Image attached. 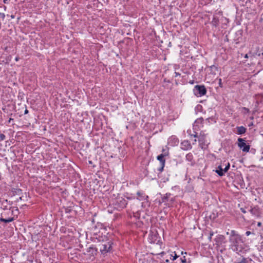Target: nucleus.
Instances as JSON below:
<instances>
[{"label":"nucleus","mask_w":263,"mask_h":263,"mask_svg":"<svg viewBox=\"0 0 263 263\" xmlns=\"http://www.w3.org/2000/svg\"><path fill=\"white\" fill-rule=\"evenodd\" d=\"M230 247L236 253L241 252L243 249V241L241 236L235 230H232L229 237Z\"/></svg>","instance_id":"f257e3e1"},{"label":"nucleus","mask_w":263,"mask_h":263,"mask_svg":"<svg viewBox=\"0 0 263 263\" xmlns=\"http://www.w3.org/2000/svg\"><path fill=\"white\" fill-rule=\"evenodd\" d=\"M112 244L113 243L111 240L103 241L99 244L98 247L101 254L105 255L107 253L110 252L112 249Z\"/></svg>","instance_id":"f03ea898"},{"label":"nucleus","mask_w":263,"mask_h":263,"mask_svg":"<svg viewBox=\"0 0 263 263\" xmlns=\"http://www.w3.org/2000/svg\"><path fill=\"white\" fill-rule=\"evenodd\" d=\"M193 92L195 96L197 97H201L206 93L207 90L205 86L203 85H197L194 86Z\"/></svg>","instance_id":"7ed1b4c3"},{"label":"nucleus","mask_w":263,"mask_h":263,"mask_svg":"<svg viewBox=\"0 0 263 263\" xmlns=\"http://www.w3.org/2000/svg\"><path fill=\"white\" fill-rule=\"evenodd\" d=\"M137 197L136 199L139 200L145 201L142 203V206L145 207L146 205H149L148 201V196L146 195L143 191H138L137 193Z\"/></svg>","instance_id":"20e7f679"},{"label":"nucleus","mask_w":263,"mask_h":263,"mask_svg":"<svg viewBox=\"0 0 263 263\" xmlns=\"http://www.w3.org/2000/svg\"><path fill=\"white\" fill-rule=\"evenodd\" d=\"M238 146L243 152H248L249 151L250 146L246 143L245 140L243 139L238 138Z\"/></svg>","instance_id":"39448f33"},{"label":"nucleus","mask_w":263,"mask_h":263,"mask_svg":"<svg viewBox=\"0 0 263 263\" xmlns=\"http://www.w3.org/2000/svg\"><path fill=\"white\" fill-rule=\"evenodd\" d=\"M165 156L160 154L157 157V159L160 162V167L158 168V171L162 172L163 171L164 167L165 164Z\"/></svg>","instance_id":"423d86ee"},{"label":"nucleus","mask_w":263,"mask_h":263,"mask_svg":"<svg viewBox=\"0 0 263 263\" xmlns=\"http://www.w3.org/2000/svg\"><path fill=\"white\" fill-rule=\"evenodd\" d=\"M180 148L183 151H189L192 148V146L189 140H184L181 142Z\"/></svg>","instance_id":"0eeeda50"},{"label":"nucleus","mask_w":263,"mask_h":263,"mask_svg":"<svg viewBox=\"0 0 263 263\" xmlns=\"http://www.w3.org/2000/svg\"><path fill=\"white\" fill-rule=\"evenodd\" d=\"M205 136L204 134H200L198 137V142L200 147L202 149H205L207 147V144L205 143Z\"/></svg>","instance_id":"6e6552de"},{"label":"nucleus","mask_w":263,"mask_h":263,"mask_svg":"<svg viewBox=\"0 0 263 263\" xmlns=\"http://www.w3.org/2000/svg\"><path fill=\"white\" fill-rule=\"evenodd\" d=\"M127 201L123 198H119L116 201V205L117 208L123 209L126 206Z\"/></svg>","instance_id":"1a4fd4ad"},{"label":"nucleus","mask_w":263,"mask_h":263,"mask_svg":"<svg viewBox=\"0 0 263 263\" xmlns=\"http://www.w3.org/2000/svg\"><path fill=\"white\" fill-rule=\"evenodd\" d=\"M179 142V139L175 136H172L168 139V144L171 146H177Z\"/></svg>","instance_id":"9d476101"},{"label":"nucleus","mask_w":263,"mask_h":263,"mask_svg":"<svg viewBox=\"0 0 263 263\" xmlns=\"http://www.w3.org/2000/svg\"><path fill=\"white\" fill-rule=\"evenodd\" d=\"M225 237L222 235H218L215 238V243L217 246H220L224 243L225 241Z\"/></svg>","instance_id":"9b49d317"},{"label":"nucleus","mask_w":263,"mask_h":263,"mask_svg":"<svg viewBox=\"0 0 263 263\" xmlns=\"http://www.w3.org/2000/svg\"><path fill=\"white\" fill-rule=\"evenodd\" d=\"M98 249L94 246L91 245L87 249V253L92 256H95L97 253Z\"/></svg>","instance_id":"f8f14e48"},{"label":"nucleus","mask_w":263,"mask_h":263,"mask_svg":"<svg viewBox=\"0 0 263 263\" xmlns=\"http://www.w3.org/2000/svg\"><path fill=\"white\" fill-rule=\"evenodd\" d=\"M249 211L250 213L252 214V215L256 216V217H259L260 212H259V209L258 206H255L253 208H251Z\"/></svg>","instance_id":"ddd939ff"},{"label":"nucleus","mask_w":263,"mask_h":263,"mask_svg":"<svg viewBox=\"0 0 263 263\" xmlns=\"http://www.w3.org/2000/svg\"><path fill=\"white\" fill-rule=\"evenodd\" d=\"M185 159L186 161L190 162L191 163V165L195 164L194 157L191 153H189L186 155Z\"/></svg>","instance_id":"4468645a"},{"label":"nucleus","mask_w":263,"mask_h":263,"mask_svg":"<svg viewBox=\"0 0 263 263\" xmlns=\"http://www.w3.org/2000/svg\"><path fill=\"white\" fill-rule=\"evenodd\" d=\"M235 263H255V262L251 258H242L240 260L235 262Z\"/></svg>","instance_id":"2eb2a0df"},{"label":"nucleus","mask_w":263,"mask_h":263,"mask_svg":"<svg viewBox=\"0 0 263 263\" xmlns=\"http://www.w3.org/2000/svg\"><path fill=\"white\" fill-rule=\"evenodd\" d=\"M216 173L220 176H222L224 174V172L223 169L222 168L221 165H219L216 170Z\"/></svg>","instance_id":"dca6fc26"},{"label":"nucleus","mask_w":263,"mask_h":263,"mask_svg":"<svg viewBox=\"0 0 263 263\" xmlns=\"http://www.w3.org/2000/svg\"><path fill=\"white\" fill-rule=\"evenodd\" d=\"M246 128L242 126H238L237 127V132L239 135L245 134L246 132Z\"/></svg>","instance_id":"f3484780"},{"label":"nucleus","mask_w":263,"mask_h":263,"mask_svg":"<svg viewBox=\"0 0 263 263\" xmlns=\"http://www.w3.org/2000/svg\"><path fill=\"white\" fill-rule=\"evenodd\" d=\"M14 220V218L9 217L8 218H4L2 217L0 218V221L5 223H9Z\"/></svg>","instance_id":"a211bd4d"},{"label":"nucleus","mask_w":263,"mask_h":263,"mask_svg":"<svg viewBox=\"0 0 263 263\" xmlns=\"http://www.w3.org/2000/svg\"><path fill=\"white\" fill-rule=\"evenodd\" d=\"M180 261L182 263H191V261L190 258H186L185 256H183L180 258Z\"/></svg>","instance_id":"6ab92c4d"},{"label":"nucleus","mask_w":263,"mask_h":263,"mask_svg":"<svg viewBox=\"0 0 263 263\" xmlns=\"http://www.w3.org/2000/svg\"><path fill=\"white\" fill-rule=\"evenodd\" d=\"M171 195L170 193H167L161 199V202H165L168 201V199Z\"/></svg>","instance_id":"aec40b11"},{"label":"nucleus","mask_w":263,"mask_h":263,"mask_svg":"<svg viewBox=\"0 0 263 263\" xmlns=\"http://www.w3.org/2000/svg\"><path fill=\"white\" fill-rule=\"evenodd\" d=\"M162 153L161 154V155H162L165 157L168 156L169 155L168 149L166 147V148H163L162 149Z\"/></svg>","instance_id":"412c9836"},{"label":"nucleus","mask_w":263,"mask_h":263,"mask_svg":"<svg viewBox=\"0 0 263 263\" xmlns=\"http://www.w3.org/2000/svg\"><path fill=\"white\" fill-rule=\"evenodd\" d=\"M255 57V54L254 53H252L251 52H249V53H247V54H246L245 55V58L246 59H248L249 58H250L251 59L253 58V57Z\"/></svg>","instance_id":"4be33fe9"},{"label":"nucleus","mask_w":263,"mask_h":263,"mask_svg":"<svg viewBox=\"0 0 263 263\" xmlns=\"http://www.w3.org/2000/svg\"><path fill=\"white\" fill-rule=\"evenodd\" d=\"M210 69L212 71H213L215 72V74H216L215 71H218V67L215 65H212L210 66Z\"/></svg>","instance_id":"5701e85b"},{"label":"nucleus","mask_w":263,"mask_h":263,"mask_svg":"<svg viewBox=\"0 0 263 263\" xmlns=\"http://www.w3.org/2000/svg\"><path fill=\"white\" fill-rule=\"evenodd\" d=\"M230 167V164L229 162L227 163V164L226 165L224 168H223L224 173H226L228 172V171L229 170Z\"/></svg>","instance_id":"b1692460"},{"label":"nucleus","mask_w":263,"mask_h":263,"mask_svg":"<svg viewBox=\"0 0 263 263\" xmlns=\"http://www.w3.org/2000/svg\"><path fill=\"white\" fill-rule=\"evenodd\" d=\"M217 217V214H215L214 213L209 216L210 218L213 220L215 219Z\"/></svg>","instance_id":"393cba45"},{"label":"nucleus","mask_w":263,"mask_h":263,"mask_svg":"<svg viewBox=\"0 0 263 263\" xmlns=\"http://www.w3.org/2000/svg\"><path fill=\"white\" fill-rule=\"evenodd\" d=\"M203 121V119L202 118H199L198 119H197L195 121V124L196 123H202V122Z\"/></svg>","instance_id":"a878e982"},{"label":"nucleus","mask_w":263,"mask_h":263,"mask_svg":"<svg viewBox=\"0 0 263 263\" xmlns=\"http://www.w3.org/2000/svg\"><path fill=\"white\" fill-rule=\"evenodd\" d=\"M213 235H214V232L213 231H211L210 232V234H209V237H208V239H209L210 241H211L212 237L213 236Z\"/></svg>","instance_id":"bb28decb"},{"label":"nucleus","mask_w":263,"mask_h":263,"mask_svg":"<svg viewBox=\"0 0 263 263\" xmlns=\"http://www.w3.org/2000/svg\"><path fill=\"white\" fill-rule=\"evenodd\" d=\"M5 138H6V136L4 134H0V140L1 141L4 140L5 139Z\"/></svg>","instance_id":"cd10ccee"},{"label":"nucleus","mask_w":263,"mask_h":263,"mask_svg":"<svg viewBox=\"0 0 263 263\" xmlns=\"http://www.w3.org/2000/svg\"><path fill=\"white\" fill-rule=\"evenodd\" d=\"M171 257H172V258L171 257V259H172L173 260H174L176 259L179 257V256L175 254L174 256L171 255Z\"/></svg>","instance_id":"c85d7f7f"},{"label":"nucleus","mask_w":263,"mask_h":263,"mask_svg":"<svg viewBox=\"0 0 263 263\" xmlns=\"http://www.w3.org/2000/svg\"><path fill=\"white\" fill-rule=\"evenodd\" d=\"M0 17L4 20L5 17V14L4 13H0Z\"/></svg>","instance_id":"c756f323"},{"label":"nucleus","mask_w":263,"mask_h":263,"mask_svg":"<svg viewBox=\"0 0 263 263\" xmlns=\"http://www.w3.org/2000/svg\"><path fill=\"white\" fill-rule=\"evenodd\" d=\"M255 55H258V57H260L261 55H262V58H263V52L260 53V52H257L255 53Z\"/></svg>","instance_id":"7c9ffc66"},{"label":"nucleus","mask_w":263,"mask_h":263,"mask_svg":"<svg viewBox=\"0 0 263 263\" xmlns=\"http://www.w3.org/2000/svg\"><path fill=\"white\" fill-rule=\"evenodd\" d=\"M191 136H193L195 138H197V137H199V136H198L197 133L196 132H195V134L191 135Z\"/></svg>","instance_id":"2f4dec72"},{"label":"nucleus","mask_w":263,"mask_h":263,"mask_svg":"<svg viewBox=\"0 0 263 263\" xmlns=\"http://www.w3.org/2000/svg\"><path fill=\"white\" fill-rule=\"evenodd\" d=\"M243 110H245L247 112H249V109L246 107H243Z\"/></svg>","instance_id":"473e14b6"},{"label":"nucleus","mask_w":263,"mask_h":263,"mask_svg":"<svg viewBox=\"0 0 263 263\" xmlns=\"http://www.w3.org/2000/svg\"><path fill=\"white\" fill-rule=\"evenodd\" d=\"M240 210L243 213H246L247 212L243 208H241Z\"/></svg>","instance_id":"72a5a7b5"},{"label":"nucleus","mask_w":263,"mask_h":263,"mask_svg":"<svg viewBox=\"0 0 263 263\" xmlns=\"http://www.w3.org/2000/svg\"><path fill=\"white\" fill-rule=\"evenodd\" d=\"M174 73L175 74V77H177L178 76H180V74L179 72H175Z\"/></svg>","instance_id":"f704fd0d"},{"label":"nucleus","mask_w":263,"mask_h":263,"mask_svg":"<svg viewBox=\"0 0 263 263\" xmlns=\"http://www.w3.org/2000/svg\"><path fill=\"white\" fill-rule=\"evenodd\" d=\"M221 79H219V85L220 86H221Z\"/></svg>","instance_id":"c9c22d12"},{"label":"nucleus","mask_w":263,"mask_h":263,"mask_svg":"<svg viewBox=\"0 0 263 263\" xmlns=\"http://www.w3.org/2000/svg\"><path fill=\"white\" fill-rule=\"evenodd\" d=\"M261 225H262L261 222H258L257 223V226H258V227H261Z\"/></svg>","instance_id":"e433bc0d"},{"label":"nucleus","mask_w":263,"mask_h":263,"mask_svg":"<svg viewBox=\"0 0 263 263\" xmlns=\"http://www.w3.org/2000/svg\"><path fill=\"white\" fill-rule=\"evenodd\" d=\"M28 113V110L26 109L25 111H24V114H27Z\"/></svg>","instance_id":"4c0bfd02"},{"label":"nucleus","mask_w":263,"mask_h":263,"mask_svg":"<svg viewBox=\"0 0 263 263\" xmlns=\"http://www.w3.org/2000/svg\"><path fill=\"white\" fill-rule=\"evenodd\" d=\"M12 120H13V119L12 118H10L8 120V123H10Z\"/></svg>","instance_id":"58836bf2"},{"label":"nucleus","mask_w":263,"mask_h":263,"mask_svg":"<svg viewBox=\"0 0 263 263\" xmlns=\"http://www.w3.org/2000/svg\"><path fill=\"white\" fill-rule=\"evenodd\" d=\"M3 2H4L5 4H7V3H8V1H7V0H3Z\"/></svg>","instance_id":"ea45409f"},{"label":"nucleus","mask_w":263,"mask_h":263,"mask_svg":"<svg viewBox=\"0 0 263 263\" xmlns=\"http://www.w3.org/2000/svg\"><path fill=\"white\" fill-rule=\"evenodd\" d=\"M250 234V232H249V231H247V232H246V235H247V236H248Z\"/></svg>","instance_id":"a19ab883"},{"label":"nucleus","mask_w":263,"mask_h":263,"mask_svg":"<svg viewBox=\"0 0 263 263\" xmlns=\"http://www.w3.org/2000/svg\"><path fill=\"white\" fill-rule=\"evenodd\" d=\"M18 60H19V58H18V57H16V58H15V60L16 61H18Z\"/></svg>","instance_id":"79ce46f5"},{"label":"nucleus","mask_w":263,"mask_h":263,"mask_svg":"<svg viewBox=\"0 0 263 263\" xmlns=\"http://www.w3.org/2000/svg\"><path fill=\"white\" fill-rule=\"evenodd\" d=\"M138 213L136 214V215H134L135 217H138Z\"/></svg>","instance_id":"37998d69"},{"label":"nucleus","mask_w":263,"mask_h":263,"mask_svg":"<svg viewBox=\"0 0 263 263\" xmlns=\"http://www.w3.org/2000/svg\"><path fill=\"white\" fill-rule=\"evenodd\" d=\"M181 254L182 255H183V254H186L187 253H186V252H184V253L183 251H182V252H181Z\"/></svg>","instance_id":"c03bdc74"},{"label":"nucleus","mask_w":263,"mask_h":263,"mask_svg":"<svg viewBox=\"0 0 263 263\" xmlns=\"http://www.w3.org/2000/svg\"><path fill=\"white\" fill-rule=\"evenodd\" d=\"M196 141H197V140L195 139L193 144H194L196 142Z\"/></svg>","instance_id":"a18cd8bd"},{"label":"nucleus","mask_w":263,"mask_h":263,"mask_svg":"<svg viewBox=\"0 0 263 263\" xmlns=\"http://www.w3.org/2000/svg\"><path fill=\"white\" fill-rule=\"evenodd\" d=\"M5 202H8V200H6L5 201H3V204H4Z\"/></svg>","instance_id":"49530a36"},{"label":"nucleus","mask_w":263,"mask_h":263,"mask_svg":"<svg viewBox=\"0 0 263 263\" xmlns=\"http://www.w3.org/2000/svg\"><path fill=\"white\" fill-rule=\"evenodd\" d=\"M253 125V123L252 122L251 124H249V126H252Z\"/></svg>","instance_id":"de8ad7c7"},{"label":"nucleus","mask_w":263,"mask_h":263,"mask_svg":"<svg viewBox=\"0 0 263 263\" xmlns=\"http://www.w3.org/2000/svg\"><path fill=\"white\" fill-rule=\"evenodd\" d=\"M236 33H239V34H241L240 31H238Z\"/></svg>","instance_id":"09e8293b"},{"label":"nucleus","mask_w":263,"mask_h":263,"mask_svg":"<svg viewBox=\"0 0 263 263\" xmlns=\"http://www.w3.org/2000/svg\"><path fill=\"white\" fill-rule=\"evenodd\" d=\"M12 202L9 201V204H12Z\"/></svg>","instance_id":"8fccbe9b"},{"label":"nucleus","mask_w":263,"mask_h":263,"mask_svg":"<svg viewBox=\"0 0 263 263\" xmlns=\"http://www.w3.org/2000/svg\"><path fill=\"white\" fill-rule=\"evenodd\" d=\"M6 206H5L4 208V209H6Z\"/></svg>","instance_id":"3c124183"},{"label":"nucleus","mask_w":263,"mask_h":263,"mask_svg":"<svg viewBox=\"0 0 263 263\" xmlns=\"http://www.w3.org/2000/svg\"><path fill=\"white\" fill-rule=\"evenodd\" d=\"M166 262H168L169 261V260L168 259H166Z\"/></svg>","instance_id":"603ef678"},{"label":"nucleus","mask_w":263,"mask_h":263,"mask_svg":"<svg viewBox=\"0 0 263 263\" xmlns=\"http://www.w3.org/2000/svg\"><path fill=\"white\" fill-rule=\"evenodd\" d=\"M191 84H193V83H194V82H193V81H191Z\"/></svg>","instance_id":"864d4df0"},{"label":"nucleus","mask_w":263,"mask_h":263,"mask_svg":"<svg viewBox=\"0 0 263 263\" xmlns=\"http://www.w3.org/2000/svg\"><path fill=\"white\" fill-rule=\"evenodd\" d=\"M21 199H22V197H20L19 198V200H21Z\"/></svg>","instance_id":"5fc2aeb1"},{"label":"nucleus","mask_w":263,"mask_h":263,"mask_svg":"<svg viewBox=\"0 0 263 263\" xmlns=\"http://www.w3.org/2000/svg\"><path fill=\"white\" fill-rule=\"evenodd\" d=\"M11 17H12V18H13V17H14V16H13V15H11Z\"/></svg>","instance_id":"6e6d98bb"}]
</instances>
